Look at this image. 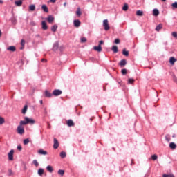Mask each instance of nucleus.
Returning <instances> with one entry per match:
<instances>
[{
  "label": "nucleus",
  "instance_id": "1",
  "mask_svg": "<svg viewBox=\"0 0 177 177\" xmlns=\"http://www.w3.org/2000/svg\"><path fill=\"white\" fill-rule=\"evenodd\" d=\"M17 133H19V135H23V133H24V127H23V126L21 125H19L17 127Z\"/></svg>",
  "mask_w": 177,
  "mask_h": 177
},
{
  "label": "nucleus",
  "instance_id": "2",
  "mask_svg": "<svg viewBox=\"0 0 177 177\" xmlns=\"http://www.w3.org/2000/svg\"><path fill=\"white\" fill-rule=\"evenodd\" d=\"M13 154H15V150L12 149L8 154L9 161H13Z\"/></svg>",
  "mask_w": 177,
  "mask_h": 177
},
{
  "label": "nucleus",
  "instance_id": "3",
  "mask_svg": "<svg viewBox=\"0 0 177 177\" xmlns=\"http://www.w3.org/2000/svg\"><path fill=\"white\" fill-rule=\"evenodd\" d=\"M62 93V90H59V89H56L53 91V96H60Z\"/></svg>",
  "mask_w": 177,
  "mask_h": 177
},
{
  "label": "nucleus",
  "instance_id": "4",
  "mask_svg": "<svg viewBox=\"0 0 177 177\" xmlns=\"http://www.w3.org/2000/svg\"><path fill=\"white\" fill-rule=\"evenodd\" d=\"M25 121H26V124H35V120L30 119L28 117H25Z\"/></svg>",
  "mask_w": 177,
  "mask_h": 177
},
{
  "label": "nucleus",
  "instance_id": "5",
  "mask_svg": "<svg viewBox=\"0 0 177 177\" xmlns=\"http://www.w3.org/2000/svg\"><path fill=\"white\" fill-rule=\"evenodd\" d=\"M46 20L48 21V23H53V21H55V17H53V15H48Z\"/></svg>",
  "mask_w": 177,
  "mask_h": 177
},
{
  "label": "nucleus",
  "instance_id": "6",
  "mask_svg": "<svg viewBox=\"0 0 177 177\" xmlns=\"http://www.w3.org/2000/svg\"><path fill=\"white\" fill-rule=\"evenodd\" d=\"M53 148L54 149H58L59 148V141L56 138H54Z\"/></svg>",
  "mask_w": 177,
  "mask_h": 177
},
{
  "label": "nucleus",
  "instance_id": "7",
  "mask_svg": "<svg viewBox=\"0 0 177 177\" xmlns=\"http://www.w3.org/2000/svg\"><path fill=\"white\" fill-rule=\"evenodd\" d=\"M66 124H67L68 127H74V125H75V124L74 123L73 120H67Z\"/></svg>",
  "mask_w": 177,
  "mask_h": 177
},
{
  "label": "nucleus",
  "instance_id": "8",
  "mask_svg": "<svg viewBox=\"0 0 177 177\" xmlns=\"http://www.w3.org/2000/svg\"><path fill=\"white\" fill-rule=\"evenodd\" d=\"M103 27L105 31H109V30H110V25L109 24V23H104Z\"/></svg>",
  "mask_w": 177,
  "mask_h": 177
},
{
  "label": "nucleus",
  "instance_id": "9",
  "mask_svg": "<svg viewBox=\"0 0 177 177\" xmlns=\"http://www.w3.org/2000/svg\"><path fill=\"white\" fill-rule=\"evenodd\" d=\"M53 94L50 93L48 90H46L44 92V95L46 97H52Z\"/></svg>",
  "mask_w": 177,
  "mask_h": 177
},
{
  "label": "nucleus",
  "instance_id": "10",
  "mask_svg": "<svg viewBox=\"0 0 177 177\" xmlns=\"http://www.w3.org/2000/svg\"><path fill=\"white\" fill-rule=\"evenodd\" d=\"M93 49L96 52H99V53L102 52V46H99V45H98V46H94Z\"/></svg>",
  "mask_w": 177,
  "mask_h": 177
},
{
  "label": "nucleus",
  "instance_id": "11",
  "mask_svg": "<svg viewBox=\"0 0 177 177\" xmlns=\"http://www.w3.org/2000/svg\"><path fill=\"white\" fill-rule=\"evenodd\" d=\"M175 62H176V59L174 57H171L169 59V63L171 64V66H174L175 64Z\"/></svg>",
  "mask_w": 177,
  "mask_h": 177
},
{
  "label": "nucleus",
  "instance_id": "12",
  "mask_svg": "<svg viewBox=\"0 0 177 177\" xmlns=\"http://www.w3.org/2000/svg\"><path fill=\"white\" fill-rule=\"evenodd\" d=\"M7 50H10V52H16V47L15 46H10L7 48Z\"/></svg>",
  "mask_w": 177,
  "mask_h": 177
},
{
  "label": "nucleus",
  "instance_id": "13",
  "mask_svg": "<svg viewBox=\"0 0 177 177\" xmlns=\"http://www.w3.org/2000/svg\"><path fill=\"white\" fill-rule=\"evenodd\" d=\"M153 16H158L160 15V10H158L157 8H154L153 10Z\"/></svg>",
  "mask_w": 177,
  "mask_h": 177
},
{
  "label": "nucleus",
  "instance_id": "14",
  "mask_svg": "<svg viewBox=\"0 0 177 177\" xmlns=\"http://www.w3.org/2000/svg\"><path fill=\"white\" fill-rule=\"evenodd\" d=\"M41 9L42 10H44V12H45L46 13H48V12H49V10L48 9V6H46V5L44 4L41 6Z\"/></svg>",
  "mask_w": 177,
  "mask_h": 177
},
{
  "label": "nucleus",
  "instance_id": "15",
  "mask_svg": "<svg viewBox=\"0 0 177 177\" xmlns=\"http://www.w3.org/2000/svg\"><path fill=\"white\" fill-rule=\"evenodd\" d=\"M46 170L48 172H50V174H52V172H53V167L50 165H48L46 167Z\"/></svg>",
  "mask_w": 177,
  "mask_h": 177
},
{
  "label": "nucleus",
  "instance_id": "16",
  "mask_svg": "<svg viewBox=\"0 0 177 177\" xmlns=\"http://www.w3.org/2000/svg\"><path fill=\"white\" fill-rule=\"evenodd\" d=\"M38 153H39V154H41L43 156H46V154H48V152L46 151L43 150V149H39L38 151Z\"/></svg>",
  "mask_w": 177,
  "mask_h": 177
},
{
  "label": "nucleus",
  "instance_id": "17",
  "mask_svg": "<svg viewBox=\"0 0 177 177\" xmlns=\"http://www.w3.org/2000/svg\"><path fill=\"white\" fill-rule=\"evenodd\" d=\"M169 147H170V149L175 150V149H176V144H175V142H171L169 144Z\"/></svg>",
  "mask_w": 177,
  "mask_h": 177
},
{
  "label": "nucleus",
  "instance_id": "18",
  "mask_svg": "<svg viewBox=\"0 0 177 177\" xmlns=\"http://www.w3.org/2000/svg\"><path fill=\"white\" fill-rule=\"evenodd\" d=\"M16 6H21L23 5V1L21 0L16 1L15 2Z\"/></svg>",
  "mask_w": 177,
  "mask_h": 177
},
{
  "label": "nucleus",
  "instance_id": "19",
  "mask_svg": "<svg viewBox=\"0 0 177 177\" xmlns=\"http://www.w3.org/2000/svg\"><path fill=\"white\" fill-rule=\"evenodd\" d=\"M119 65L120 66H126L127 65V60H125V59H122L121 61H120V62L119 63Z\"/></svg>",
  "mask_w": 177,
  "mask_h": 177
},
{
  "label": "nucleus",
  "instance_id": "20",
  "mask_svg": "<svg viewBox=\"0 0 177 177\" xmlns=\"http://www.w3.org/2000/svg\"><path fill=\"white\" fill-rule=\"evenodd\" d=\"M38 175H39V176H42V175H44V169L42 168L39 169Z\"/></svg>",
  "mask_w": 177,
  "mask_h": 177
},
{
  "label": "nucleus",
  "instance_id": "21",
  "mask_svg": "<svg viewBox=\"0 0 177 177\" xmlns=\"http://www.w3.org/2000/svg\"><path fill=\"white\" fill-rule=\"evenodd\" d=\"M57 30V25H54L51 27V31H53V32H56Z\"/></svg>",
  "mask_w": 177,
  "mask_h": 177
},
{
  "label": "nucleus",
  "instance_id": "22",
  "mask_svg": "<svg viewBox=\"0 0 177 177\" xmlns=\"http://www.w3.org/2000/svg\"><path fill=\"white\" fill-rule=\"evenodd\" d=\"M112 50L114 53H117L118 52V47H117V46H113L112 47Z\"/></svg>",
  "mask_w": 177,
  "mask_h": 177
},
{
  "label": "nucleus",
  "instance_id": "23",
  "mask_svg": "<svg viewBox=\"0 0 177 177\" xmlns=\"http://www.w3.org/2000/svg\"><path fill=\"white\" fill-rule=\"evenodd\" d=\"M29 10H31V12H34L35 10V5L32 4L29 6Z\"/></svg>",
  "mask_w": 177,
  "mask_h": 177
},
{
  "label": "nucleus",
  "instance_id": "24",
  "mask_svg": "<svg viewBox=\"0 0 177 177\" xmlns=\"http://www.w3.org/2000/svg\"><path fill=\"white\" fill-rule=\"evenodd\" d=\"M162 28V25L161 24H160L159 25H158L156 28V31H160V30H161Z\"/></svg>",
  "mask_w": 177,
  "mask_h": 177
},
{
  "label": "nucleus",
  "instance_id": "25",
  "mask_svg": "<svg viewBox=\"0 0 177 177\" xmlns=\"http://www.w3.org/2000/svg\"><path fill=\"white\" fill-rule=\"evenodd\" d=\"M137 16H143V11L138 10L136 11Z\"/></svg>",
  "mask_w": 177,
  "mask_h": 177
},
{
  "label": "nucleus",
  "instance_id": "26",
  "mask_svg": "<svg viewBox=\"0 0 177 177\" xmlns=\"http://www.w3.org/2000/svg\"><path fill=\"white\" fill-rule=\"evenodd\" d=\"M27 109H28V106L27 105H25L24 109H22V114H26V113H27Z\"/></svg>",
  "mask_w": 177,
  "mask_h": 177
},
{
  "label": "nucleus",
  "instance_id": "27",
  "mask_svg": "<svg viewBox=\"0 0 177 177\" xmlns=\"http://www.w3.org/2000/svg\"><path fill=\"white\" fill-rule=\"evenodd\" d=\"M122 54L124 55V56H129V52L127 51L125 48L123 49Z\"/></svg>",
  "mask_w": 177,
  "mask_h": 177
},
{
  "label": "nucleus",
  "instance_id": "28",
  "mask_svg": "<svg viewBox=\"0 0 177 177\" xmlns=\"http://www.w3.org/2000/svg\"><path fill=\"white\" fill-rule=\"evenodd\" d=\"M19 125H21V127H23V125H27V120H21Z\"/></svg>",
  "mask_w": 177,
  "mask_h": 177
},
{
  "label": "nucleus",
  "instance_id": "29",
  "mask_svg": "<svg viewBox=\"0 0 177 177\" xmlns=\"http://www.w3.org/2000/svg\"><path fill=\"white\" fill-rule=\"evenodd\" d=\"M129 6L127 3H125L122 7V10H124V12H127L128 10Z\"/></svg>",
  "mask_w": 177,
  "mask_h": 177
},
{
  "label": "nucleus",
  "instance_id": "30",
  "mask_svg": "<svg viewBox=\"0 0 177 177\" xmlns=\"http://www.w3.org/2000/svg\"><path fill=\"white\" fill-rule=\"evenodd\" d=\"M66 156H67V153H66V152L62 151V152L60 153V157H61V158H65Z\"/></svg>",
  "mask_w": 177,
  "mask_h": 177
},
{
  "label": "nucleus",
  "instance_id": "31",
  "mask_svg": "<svg viewBox=\"0 0 177 177\" xmlns=\"http://www.w3.org/2000/svg\"><path fill=\"white\" fill-rule=\"evenodd\" d=\"M76 15H77V16H81V15H82L81 8H78L77 9Z\"/></svg>",
  "mask_w": 177,
  "mask_h": 177
},
{
  "label": "nucleus",
  "instance_id": "32",
  "mask_svg": "<svg viewBox=\"0 0 177 177\" xmlns=\"http://www.w3.org/2000/svg\"><path fill=\"white\" fill-rule=\"evenodd\" d=\"M42 29L43 30H48V25H46V23H42Z\"/></svg>",
  "mask_w": 177,
  "mask_h": 177
},
{
  "label": "nucleus",
  "instance_id": "33",
  "mask_svg": "<svg viewBox=\"0 0 177 177\" xmlns=\"http://www.w3.org/2000/svg\"><path fill=\"white\" fill-rule=\"evenodd\" d=\"M58 174L61 175V176H63L64 175V170L59 169L58 171Z\"/></svg>",
  "mask_w": 177,
  "mask_h": 177
},
{
  "label": "nucleus",
  "instance_id": "34",
  "mask_svg": "<svg viewBox=\"0 0 177 177\" xmlns=\"http://www.w3.org/2000/svg\"><path fill=\"white\" fill-rule=\"evenodd\" d=\"M157 158H158V156H157V155L154 154L151 156V159L153 160V161H156Z\"/></svg>",
  "mask_w": 177,
  "mask_h": 177
},
{
  "label": "nucleus",
  "instance_id": "35",
  "mask_svg": "<svg viewBox=\"0 0 177 177\" xmlns=\"http://www.w3.org/2000/svg\"><path fill=\"white\" fill-rule=\"evenodd\" d=\"M12 175H14L13 171L11 169H8V176H12Z\"/></svg>",
  "mask_w": 177,
  "mask_h": 177
},
{
  "label": "nucleus",
  "instance_id": "36",
  "mask_svg": "<svg viewBox=\"0 0 177 177\" xmlns=\"http://www.w3.org/2000/svg\"><path fill=\"white\" fill-rule=\"evenodd\" d=\"M5 123V119L3 118L0 117V125H2V124Z\"/></svg>",
  "mask_w": 177,
  "mask_h": 177
},
{
  "label": "nucleus",
  "instance_id": "37",
  "mask_svg": "<svg viewBox=\"0 0 177 177\" xmlns=\"http://www.w3.org/2000/svg\"><path fill=\"white\" fill-rule=\"evenodd\" d=\"M162 176L163 177H175L174 174H163Z\"/></svg>",
  "mask_w": 177,
  "mask_h": 177
},
{
  "label": "nucleus",
  "instance_id": "38",
  "mask_svg": "<svg viewBox=\"0 0 177 177\" xmlns=\"http://www.w3.org/2000/svg\"><path fill=\"white\" fill-rule=\"evenodd\" d=\"M28 143H30V140H28V138L24 140V145H28Z\"/></svg>",
  "mask_w": 177,
  "mask_h": 177
},
{
  "label": "nucleus",
  "instance_id": "39",
  "mask_svg": "<svg viewBox=\"0 0 177 177\" xmlns=\"http://www.w3.org/2000/svg\"><path fill=\"white\" fill-rule=\"evenodd\" d=\"M172 8H174V9H177V1L171 4Z\"/></svg>",
  "mask_w": 177,
  "mask_h": 177
},
{
  "label": "nucleus",
  "instance_id": "40",
  "mask_svg": "<svg viewBox=\"0 0 177 177\" xmlns=\"http://www.w3.org/2000/svg\"><path fill=\"white\" fill-rule=\"evenodd\" d=\"M134 82H135V80H133V79L129 78V79L128 80V83H129V84H133Z\"/></svg>",
  "mask_w": 177,
  "mask_h": 177
},
{
  "label": "nucleus",
  "instance_id": "41",
  "mask_svg": "<svg viewBox=\"0 0 177 177\" xmlns=\"http://www.w3.org/2000/svg\"><path fill=\"white\" fill-rule=\"evenodd\" d=\"M33 164L35 165V167H38L39 165V163H38V161L37 160H33Z\"/></svg>",
  "mask_w": 177,
  "mask_h": 177
},
{
  "label": "nucleus",
  "instance_id": "42",
  "mask_svg": "<svg viewBox=\"0 0 177 177\" xmlns=\"http://www.w3.org/2000/svg\"><path fill=\"white\" fill-rule=\"evenodd\" d=\"M121 73L122 75H125L127 74V69H122Z\"/></svg>",
  "mask_w": 177,
  "mask_h": 177
},
{
  "label": "nucleus",
  "instance_id": "43",
  "mask_svg": "<svg viewBox=\"0 0 177 177\" xmlns=\"http://www.w3.org/2000/svg\"><path fill=\"white\" fill-rule=\"evenodd\" d=\"M80 41L82 43L86 42V39L85 37H82Z\"/></svg>",
  "mask_w": 177,
  "mask_h": 177
},
{
  "label": "nucleus",
  "instance_id": "44",
  "mask_svg": "<svg viewBox=\"0 0 177 177\" xmlns=\"http://www.w3.org/2000/svg\"><path fill=\"white\" fill-rule=\"evenodd\" d=\"M80 26H81V23H75L74 24V26L76 27V28L80 27Z\"/></svg>",
  "mask_w": 177,
  "mask_h": 177
},
{
  "label": "nucleus",
  "instance_id": "45",
  "mask_svg": "<svg viewBox=\"0 0 177 177\" xmlns=\"http://www.w3.org/2000/svg\"><path fill=\"white\" fill-rule=\"evenodd\" d=\"M21 46H24V45H26V41H24V39H21Z\"/></svg>",
  "mask_w": 177,
  "mask_h": 177
},
{
  "label": "nucleus",
  "instance_id": "46",
  "mask_svg": "<svg viewBox=\"0 0 177 177\" xmlns=\"http://www.w3.org/2000/svg\"><path fill=\"white\" fill-rule=\"evenodd\" d=\"M172 36H173L174 38H177V32H172Z\"/></svg>",
  "mask_w": 177,
  "mask_h": 177
},
{
  "label": "nucleus",
  "instance_id": "47",
  "mask_svg": "<svg viewBox=\"0 0 177 177\" xmlns=\"http://www.w3.org/2000/svg\"><path fill=\"white\" fill-rule=\"evenodd\" d=\"M103 44H104V41H103V40H100V41H99L98 46H102V45H103Z\"/></svg>",
  "mask_w": 177,
  "mask_h": 177
},
{
  "label": "nucleus",
  "instance_id": "48",
  "mask_svg": "<svg viewBox=\"0 0 177 177\" xmlns=\"http://www.w3.org/2000/svg\"><path fill=\"white\" fill-rule=\"evenodd\" d=\"M22 149H23V148L21 147V145H18V146H17V150L21 151Z\"/></svg>",
  "mask_w": 177,
  "mask_h": 177
},
{
  "label": "nucleus",
  "instance_id": "49",
  "mask_svg": "<svg viewBox=\"0 0 177 177\" xmlns=\"http://www.w3.org/2000/svg\"><path fill=\"white\" fill-rule=\"evenodd\" d=\"M47 124H48V129H50L52 128V126H50V123H49V122H48Z\"/></svg>",
  "mask_w": 177,
  "mask_h": 177
},
{
  "label": "nucleus",
  "instance_id": "50",
  "mask_svg": "<svg viewBox=\"0 0 177 177\" xmlns=\"http://www.w3.org/2000/svg\"><path fill=\"white\" fill-rule=\"evenodd\" d=\"M173 80L174 82H176L177 84V77L176 76H174Z\"/></svg>",
  "mask_w": 177,
  "mask_h": 177
},
{
  "label": "nucleus",
  "instance_id": "51",
  "mask_svg": "<svg viewBox=\"0 0 177 177\" xmlns=\"http://www.w3.org/2000/svg\"><path fill=\"white\" fill-rule=\"evenodd\" d=\"M165 139L167 142H169V140H171V138L169 137H168L167 136H165Z\"/></svg>",
  "mask_w": 177,
  "mask_h": 177
},
{
  "label": "nucleus",
  "instance_id": "52",
  "mask_svg": "<svg viewBox=\"0 0 177 177\" xmlns=\"http://www.w3.org/2000/svg\"><path fill=\"white\" fill-rule=\"evenodd\" d=\"M115 44H120V39H115Z\"/></svg>",
  "mask_w": 177,
  "mask_h": 177
},
{
  "label": "nucleus",
  "instance_id": "53",
  "mask_svg": "<svg viewBox=\"0 0 177 177\" xmlns=\"http://www.w3.org/2000/svg\"><path fill=\"white\" fill-rule=\"evenodd\" d=\"M73 23H81V21H80L79 19H75L73 20Z\"/></svg>",
  "mask_w": 177,
  "mask_h": 177
},
{
  "label": "nucleus",
  "instance_id": "54",
  "mask_svg": "<svg viewBox=\"0 0 177 177\" xmlns=\"http://www.w3.org/2000/svg\"><path fill=\"white\" fill-rule=\"evenodd\" d=\"M42 63H46V59H41Z\"/></svg>",
  "mask_w": 177,
  "mask_h": 177
},
{
  "label": "nucleus",
  "instance_id": "55",
  "mask_svg": "<svg viewBox=\"0 0 177 177\" xmlns=\"http://www.w3.org/2000/svg\"><path fill=\"white\" fill-rule=\"evenodd\" d=\"M102 23H109V20L108 19H104Z\"/></svg>",
  "mask_w": 177,
  "mask_h": 177
},
{
  "label": "nucleus",
  "instance_id": "56",
  "mask_svg": "<svg viewBox=\"0 0 177 177\" xmlns=\"http://www.w3.org/2000/svg\"><path fill=\"white\" fill-rule=\"evenodd\" d=\"M24 171H27V166L24 165Z\"/></svg>",
  "mask_w": 177,
  "mask_h": 177
},
{
  "label": "nucleus",
  "instance_id": "57",
  "mask_svg": "<svg viewBox=\"0 0 177 177\" xmlns=\"http://www.w3.org/2000/svg\"><path fill=\"white\" fill-rule=\"evenodd\" d=\"M50 2H52L53 3H55V2H56V0H50Z\"/></svg>",
  "mask_w": 177,
  "mask_h": 177
},
{
  "label": "nucleus",
  "instance_id": "58",
  "mask_svg": "<svg viewBox=\"0 0 177 177\" xmlns=\"http://www.w3.org/2000/svg\"><path fill=\"white\" fill-rule=\"evenodd\" d=\"M21 50L24 49V46H21V47L20 48Z\"/></svg>",
  "mask_w": 177,
  "mask_h": 177
},
{
  "label": "nucleus",
  "instance_id": "59",
  "mask_svg": "<svg viewBox=\"0 0 177 177\" xmlns=\"http://www.w3.org/2000/svg\"><path fill=\"white\" fill-rule=\"evenodd\" d=\"M44 102L42 100H40V104H43Z\"/></svg>",
  "mask_w": 177,
  "mask_h": 177
},
{
  "label": "nucleus",
  "instance_id": "60",
  "mask_svg": "<svg viewBox=\"0 0 177 177\" xmlns=\"http://www.w3.org/2000/svg\"><path fill=\"white\" fill-rule=\"evenodd\" d=\"M0 3H3V1L0 0Z\"/></svg>",
  "mask_w": 177,
  "mask_h": 177
},
{
  "label": "nucleus",
  "instance_id": "61",
  "mask_svg": "<svg viewBox=\"0 0 177 177\" xmlns=\"http://www.w3.org/2000/svg\"><path fill=\"white\" fill-rule=\"evenodd\" d=\"M132 164H134L133 163V159L131 160V165H132Z\"/></svg>",
  "mask_w": 177,
  "mask_h": 177
},
{
  "label": "nucleus",
  "instance_id": "62",
  "mask_svg": "<svg viewBox=\"0 0 177 177\" xmlns=\"http://www.w3.org/2000/svg\"><path fill=\"white\" fill-rule=\"evenodd\" d=\"M1 35H2V32H1L0 30V37H1Z\"/></svg>",
  "mask_w": 177,
  "mask_h": 177
},
{
  "label": "nucleus",
  "instance_id": "63",
  "mask_svg": "<svg viewBox=\"0 0 177 177\" xmlns=\"http://www.w3.org/2000/svg\"><path fill=\"white\" fill-rule=\"evenodd\" d=\"M41 23H46V21H41Z\"/></svg>",
  "mask_w": 177,
  "mask_h": 177
},
{
  "label": "nucleus",
  "instance_id": "64",
  "mask_svg": "<svg viewBox=\"0 0 177 177\" xmlns=\"http://www.w3.org/2000/svg\"><path fill=\"white\" fill-rule=\"evenodd\" d=\"M162 1V2H165V1H167V0H161Z\"/></svg>",
  "mask_w": 177,
  "mask_h": 177
}]
</instances>
